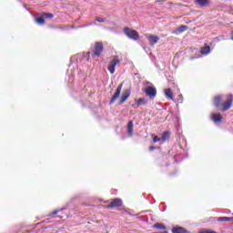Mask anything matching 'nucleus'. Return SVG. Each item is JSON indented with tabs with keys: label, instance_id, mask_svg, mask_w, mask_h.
<instances>
[{
	"label": "nucleus",
	"instance_id": "nucleus-3",
	"mask_svg": "<svg viewBox=\"0 0 233 233\" xmlns=\"http://www.w3.org/2000/svg\"><path fill=\"white\" fill-rule=\"evenodd\" d=\"M144 92L147 97H150V99H154V97L157 96V89H156L154 86H148L145 88Z\"/></svg>",
	"mask_w": 233,
	"mask_h": 233
},
{
	"label": "nucleus",
	"instance_id": "nucleus-4",
	"mask_svg": "<svg viewBox=\"0 0 233 233\" xmlns=\"http://www.w3.org/2000/svg\"><path fill=\"white\" fill-rule=\"evenodd\" d=\"M101 52H103V43L96 42L95 45V49L91 53L92 57H99L101 56Z\"/></svg>",
	"mask_w": 233,
	"mask_h": 233
},
{
	"label": "nucleus",
	"instance_id": "nucleus-10",
	"mask_svg": "<svg viewBox=\"0 0 233 233\" xmlns=\"http://www.w3.org/2000/svg\"><path fill=\"white\" fill-rule=\"evenodd\" d=\"M128 97H130V92L128 90H126L122 93L121 98L119 100V104L123 105V103H125V101H127V99H128Z\"/></svg>",
	"mask_w": 233,
	"mask_h": 233
},
{
	"label": "nucleus",
	"instance_id": "nucleus-24",
	"mask_svg": "<svg viewBox=\"0 0 233 233\" xmlns=\"http://www.w3.org/2000/svg\"><path fill=\"white\" fill-rule=\"evenodd\" d=\"M61 210H65V208L56 209L53 211L49 216H51V218H54V216H56V214H57L58 212H61Z\"/></svg>",
	"mask_w": 233,
	"mask_h": 233
},
{
	"label": "nucleus",
	"instance_id": "nucleus-6",
	"mask_svg": "<svg viewBox=\"0 0 233 233\" xmlns=\"http://www.w3.org/2000/svg\"><path fill=\"white\" fill-rule=\"evenodd\" d=\"M123 89V83H121L117 88L114 96H112L111 100L109 101V105H114L116 103V100L119 99V96H121V90Z\"/></svg>",
	"mask_w": 233,
	"mask_h": 233
},
{
	"label": "nucleus",
	"instance_id": "nucleus-13",
	"mask_svg": "<svg viewBox=\"0 0 233 233\" xmlns=\"http://www.w3.org/2000/svg\"><path fill=\"white\" fill-rule=\"evenodd\" d=\"M165 96L167 99H168L169 101L174 100V93H172V89L170 88L165 89Z\"/></svg>",
	"mask_w": 233,
	"mask_h": 233
},
{
	"label": "nucleus",
	"instance_id": "nucleus-11",
	"mask_svg": "<svg viewBox=\"0 0 233 233\" xmlns=\"http://www.w3.org/2000/svg\"><path fill=\"white\" fill-rule=\"evenodd\" d=\"M211 119L214 121V123H221L223 121V116H221V114H212Z\"/></svg>",
	"mask_w": 233,
	"mask_h": 233
},
{
	"label": "nucleus",
	"instance_id": "nucleus-21",
	"mask_svg": "<svg viewBox=\"0 0 233 233\" xmlns=\"http://www.w3.org/2000/svg\"><path fill=\"white\" fill-rule=\"evenodd\" d=\"M44 19H52L54 15L52 13H44L43 15Z\"/></svg>",
	"mask_w": 233,
	"mask_h": 233
},
{
	"label": "nucleus",
	"instance_id": "nucleus-25",
	"mask_svg": "<svg viewBox=\"0 0 233 233\" xmlns=\"http://www.w3.org/2000/svg\"><path fill=\"white\" fill-rule=\"evenodd\" d=\"M161 141V137H157V136H153V142L154 143H157Z\"/></svg>",
	"mask_w": 233,
	"mask_h": 233
},
{
	"label": "nucleus",
	"instance_id": "nucleus-20",
	"mask_svg": "<svg viewBox=\"0 0 233 233\" xmlns=\"http://www.w3.org/2000/svg\"><path fill=\"white\" fill-rule=\"evenodd\" d=\"M218 221H233V217H219Z\"/></svg>",
	"mask_w": 233,
	"mask_h": 233
},
{
	"label": "nucleus",
	"instance_id": "nucleus-27",
	"mask_svg": "<svg viewBox=\"0 0 233 233\" xmlns=\"http://www.w3.org/2000/svg\"><path fill=\"white\" fill-rule=\"evenodd\" d=\"M178 102L183 103V95L178 96Z\"/></svg>",
	"mask_w": 233,
	"mask_h": 233
},
{
	"label": "nucleus",
	"instance_id": "nucleus-2",
	"mask_svg": "<svg viewBox=\"0 0 233 233\" xmlns=\"http://www.w3.org/2000/svg\"><path fill=\"white\" fill-rule=\"evenodd\" d=\"M124 34L128 37V39H132L133 41H137L139 39V33L136 30L130 29L129 27L124 28Z\"/></svg>",
	"mask_w": 233,
	"mask_h": 233
},
{
	"label": "nucleus",
	"instance_id": "nucleus-17",
	"mask_svg": "<svg viewBox=\"0 0 233 233\" xmlns=\"http://www.w3.org/2000/svg\"><path fill=\"white\" fill-rule=\"evenodd\" d=\"M196 3L199 6H208V0H196Z\"/></svg>",
	"mask_w": 233,
	"mask_h": 233
},
{
	"label": "nucleus",
	"instance_id": "nucleus-7",
	"mask_svg": "<svg viewBox=\"0 0 233 233\" xmlns=\"http://www.w3.org/2000/svg\"><path fill=\"white\" fill-rule=\"evenodd\" d=\"M123 206V200L121 198H115L111 200V203L107 206V208H116Z\"/></svg>",
	"mask_w": 233,
	"mask_h": 233
},
{
	"label": "nucleus",
	"instance_id": "nucleus-26",
	"mask_svg": "<svg viewBox=\"0 0 233 233\" xmlns=\"http://www.w3.org/2000/svg\"><path fill=\"white\" fill-rule=\"evenodd\" d=\"M96 21H97V23H105V18H103V17H96Z\"/></svg>",
	"mask_w": 233,
	"mask_h": 233
},
{
	"label": "nucleus",
	"instance_id": "nucleus-5",
	"mask_svg": "<svg viewBox=\"0 0 233 233\" xmlns=\"http://www.w3.org/2000/svg\"><path fill=\"white\" fill-rule=\"evenodd\" d=\"M117 65H119V58L117 56H114L107 66L108 72H110V74H114Z\"/></svg>",
	"mask_w": 233,
	"mask_h": 233
},
{
	"label": "nucleus",
	"instance_id": "nucleus-19",
	"mask_svg": "<svg viewBox=\"0 0 233 233\" xmlns=\"http://www.w3.org/2000/svg\"><path fill=\"white\" fill-rule=\"evenodd\" d=\"M154 228H158L159 230H166L167 227H165V225L161 224V223H157L154 224Z\"/></svg>",
	"mask_w": 233,
	"mask_h": 233
},
{
	"label": "nucleus",
	"instance_id": "nucleus-23",
	"mask_svg": "<svg viewBox=\"0 0 233 233\" xmlns=\"http://www.w3.org/2000/svg\"><path fill=\"white\" fill-rule=\"evenodd\" d=\"M198 233H218V232L210 229H202Z\"/></svg>",
	"mask_w": 233,
	"mask_h": 233
},
{
	"label": "nucleus",
	"instance_id": "nucleus-9",
	"mask_svg": "<svg viewBox=\"0 0 233 233\" xmlns=\"http://www.w3.org/2000/svg\"><path fill=\"white\" fill-rule=\"evenodd\" d=\"M127 133L129 137H132V136H134V121L130 120L127 123Z\"/></svg>",
	"mask_w": 233,
	"mask_h": 233
},
{
	"label": "nucleus",
	"instance_id": "nucleus-30",
	"mask_svg": "<svg viewBox=\"0 0 233 233\" xmlns=\"http://www.w3.org/2000/svg\"><path fill=\"white\" fill-rule=\"evenodd\" d=\"M147 85H152V83H150V82H147Z\"/></svg>",
	"mask_w": 233,
	"mask_h": 233
},
{
	"label": "nucleus",
	"instance_id": "nucleus-18",
	"mask_svg": "<svg viewBox=\"0 0 233 233\" xmlns=\"http://www.w3.org/2000/svg\"><path fill=\"white\" fill-rule=\"evenodd\" d=\"M187 30H188L187 25H180L177 28V32H178L179 34H183V32H187Z\"/></svg>",
	"mask_w": 233,
	"mask_h": 233
},
{
	"label": "nucleus",
	"instance_id": "nucleus-15",
	"mask_svg": "<svg viewBox=\"0 0 233 233\" xmlns=\"http://www.w3.org/2000/svg\"><path fill=\"white\" fill-rule=\"evenodd\" d=\"M172 233H187L185 228L182 227H175L172 228Z\"/></svg>",
	"mask_w": 233,
	"mask_h": 233
},
{
	"label": "nucleus",
	"instance_id": "nucleus-12",
	"mask_svg": "<svg viewBox=\"0 0 233 233\" xmlns=\"http://www.w3.org/2000/svg\"><path fill=\"white\" fill-rule=\"evenodd\" d=\"M147 103H148L147 98H139L138 100H137V102L135 104V107L139 108V106H143L147 105Z\"/></svg>",
	"mask_w": 233,
	"mask_h": 233
},
{
	"label": "nucleus",
	"instance_id": "nucleus-22",
	"mask_svg": "<svg viewBox=\"0 0 233 233\" xmlns=\"http://www.w3.org/2000/svg\"><path fill=\"white\" fill-rule=\"evenodd\" d=\"M36 23L38 25H45V17H38V18H36Z\"/></svg>",
	"mask_w": 233,
	"mask_h": 233
},
{
	"label": "nucleus",
	"instance_id": "nucleus-28",
	"mask_svg": "<svg viewBox=\"0 0 233 233\" xmlns=\"http://www.w3.org/2000/svg\"><path fill=\"white\" fill-rule=\"evenodd\" d=\"M149 150H150V151L156 150V147H149Z\"/></svg>",
	"mask_w": 233,
	"mask_h": 233
},
{
	"label": "nucleus",
	"instance_id": "nucleus-29",
	"mask_svg": "<svg viewBox=\"0 0 233 233\" xmlns=\"http://www.w3.org/2000/svg\"><path fill=\"white\" fill-rule=\"evenodd\" d=\"M231 39L233 40V31H232V35H231Z\"/></svg>",
	"mask_w": 233,
	"mask_h": 233
},
{
	"label": "nucleus",
	"instance_id": "nucleus-1",
	"mask_svg": "<svg viewBox=\"0 0 233 233\" xmlns=\"http://www.w3.org/2000/svg\"><path fill=\"white\" fill-rule=\"evenodd\" d=\"M232 95L229 96H223V95H218L215 96L214 98V105L217 106V108H219V106H222V111L227 112L232 106Z\"/></svg>",
	"mask_w": 233,
	"mask_h": 233
},
{
	"label": "nucleus",
	"instance_id": "nucleus-16",
	"mask_svg": "<svg viewBox=\"0 0 233 233\" xmlns=\"http://www.w3.org/2000/svg\"><path fill=\"white\" fill-rule=\"evenodd\" d=\"M168 137H170V133H168V131H166L162 134L161 137V143H165L167 141V139H168Z\"/></svg>",
	"mask_w": 233,
	"mask_h": 233
},
{
	"label": "nucleus",
	"instance_id": "nucleus-8",
	"mask_svg": "<svg viewBox=\"0 0 233 233\" xmlns=\"http://www.w3.org/2000/svg\"><path fill=\"white\" fill-rule=\"evenodd\" d=\"M147 39L149 41V45L151 46H154V45H157V43L159 41V38L157 35H146Z\"/></svg>",
	"mask_w": 233,
	"mask_h": 233
},
{
	"label": "nucleus",
	"instance_id": "nucleus-14",
	"mask_svg": "<svg viewBox=\"0 0 233 233\" xmlns=\"http://www.w3.org/2000/svg\"><path fill=\"white\" fill-rule=\"evenodd\" d=\"M209 53H210V46H206L200 49V54H202V56H208Z\"/></svg>",
	"mask_w": 233,
	"mask_h": 233
}]
</instances>
